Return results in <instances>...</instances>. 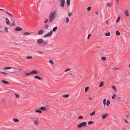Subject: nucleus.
<instances>
[{
	"label": "nucleus",
	"mask_w": 130,
	"mask_h": 130,
	"mask_svg": "<svg viewBox=\"0 0 130 130\" xmlns=\"http://www.w3.org/2000/svg\"><path fill=\"white\" fill-rule=\"evenodd\" d=\"M101 59L103 61H105L106 60V57H102L101 58Z\"/></svg>",
	"instance_id": "4c0bfd02"
},
{
	"label": "nucleus",
	"mask_w": 130,
	"mask_h": 130,
	"mask_svg": "<svg viewBox=\"0 0 130 130\" xmlns=\"http://www.w3.org/2000/svg\"><path fill=\"white\" fill-rule=\"evenodd\" d=\"M15 22H13V23L11 24V26H13L15 25Z\"/></svg>",
	"instance_id": "6e6d98bb"
},
{
	"label": "nucleus",
	"mask_w": 130,
	"mask_h": 130,
	"mask_svg": "<svg viewBox=\"0 0 130 130\" xmlns=\"http://www.w3.org/2000/svg\"><path fill=\"white\" fill-rule=\"evenodd\" d=\"M91 9V7H89L87 9V10L88 11H90Z\"/></svg>",
	"instance_id": "49530a36"
},
{
	"label": "nucleus",
	"mask_w": 130,
	"mask_h": 130,
	"mask_svg": "<svg viewBox=\"0 0 130 130\" xmlns=\"http://www.w3.org/2000/svg\"><path fill=\"white\" fill-rule=\"evenodd\" d=\"M13 43H14V44L15 45H17V44L15 43V42H13Z\"/></svg>",
	"instance_id": "bf43d9fd"
},
{
	"label": "nucleus",
	"mask_w": 130,
	"mask_h": 130,
	"mask_svg": "<svg viewBox=\"0 0 130 130\" xmlns=\"http://www.w3.org/2000/svg\"><path fill=\"white\" fill-rule=\"evenodd\" d=\"M29 119L32 120V122L35 125L37 126L39 124V119L38 118L35 117L33 118H30Z\"/></svg>",
	"instance_id": "f03ea898"
},
{
	"label": "nucleus",
	"mask_w": 130,
	"mask_h": 130,
	"mask_svg": "<svg viewBox=\"0 0 130 130\" xmlns=\"http://www.w3.org/2000/svg\"><path fill=\"white\" fill-rule=\"evenodd\" d=\"M22 30V28L19 27H16L15 29V30L16 31H21Z\"/></svg>",
	"instance_id": "2eb2a0df"
},
{
	"label": "nucleus",
	"mask_w": 130,
	"mask_h": 130,
	"mask_svg": "<svg viewBox=\"0 0 130 130\" xmlns=\"http://www.w3.org/2000/svg\"><path fill=\"white\" fill-rule=\"evenodd\" d=\"M124 12L126 16L128 17L129 16V12L127 10H125L124 11Z\"/></svg>",
	"instance_id": "dca6fc26"
},
{
	"label": "nucleus",
	"mask_w": 130,
	"mask_h": 130,
	"mask_svg": "<svg viewBox=\"0 0 130 130\" xmlns=\"http://www.w3.org/2000/svg\"><path fill=\"white\" fill-rule=\"evenodd\" d=\"M87 125V123L86 122H83L79 123L77 125V127L79 128H80L82 127H86Z\"/></svg>",
	"instance_id": "7ed1b4c3"
},
{
	"label": "nucleus",
	"mask_w": 130,
	"mask_h": 130,
	"mask_svg": "<svg viewBox=\"0 0 130 130\" xmlns=\"http://www.w3.org/2000/svg\"><path fill=\"white\" fill-rule=\"evenodd\" d=\"M0 73L1 74H4L5 75H8V73L5 72H4L2 71H0Z\"/></svg>",
	"instance_id": "5701e85b"
},
{
	"label": "nucleus",
	"mask_w": 130,
	"mask_h": 130,
	"mask_svg": "<svg viewBox=\"0 0 130 130\" xmlns=\"http://www.w3.org/2000/svg\"><path fill=\"white\" fill-rule=\"evenodd\" d=\"M31 74V72H30V73H26V76H28L30 74Z\"/></svg>",
	"instance_id": "de8ad7c7"
},
{
	"label": "nucleus",
	"mask_w": 130,
	"mask_h": 130,
	"mask_svg": "<svg viewBox=\"0 0 130 130\" xmlns=\"http://www.w3.org/2000/svg\"><path fill=\"white\" fill-rule=\"evenodd\" d=\"M60 2L61 6L63 7L65 1V0H59Z\"/></svg>",
	"instance_id": "0eeeda50"
},
{
	"label": "nucleus",
	"mask_w": 130,
	"mask_h": 130,
	"mask_svg": "<svg viewBox=\"0 0 130 130\" xmlns=\"http://www.w3.org/2000/svg\"><path fill=\"white\" fill-rule=\"evenodd\" d=\"M70 70V69L69 68H67L65 70V72H66L69 71Z\"/></svg>",
	"instance_id": "37998d69"
},
{
	"label": "nucleus",
	"mask_w": 130,
	"mask_h": 130,
	"mask_svg": "<svg viewBox=\"0 0 130 130\" xmlns=\"http://www.w3.org/2000/svg\"><path fill=\"white\" fill-rule=\"evenodd\" d=\"M57 29V26L54 27L53 28V29L52 30L53 31H53H54V32L56 31Z\"/></svg>",
	"instance_id": "b1692460"
},
{
	"label": "nucleus",
	"mask_w": 130,
	"mask_h": 130,
	"mask_svg": "<svg viewBox=\"0 0 130 130\" xmlns=\"http://www.w3.org/2000/svg\"><path fill=\"white\" fill-rule=\"evenodd\" d=\"M0 10H3V11H4L5 12L7 13L9 15L11 16L13 18H14V17L13 16V15H12L10 13H9V12L7 11H5L3 9H0Z\"/></svg>",
	"instance_id": "1a4fd4ad"
},
{
	"label": "nucleus",
	"mask_w": 130,
	"mask_h": 130,
	"mask_svg": "<svg viewBox=\"0 0 130 130\" xmlns=\"http://www.w3.org/2000/svg\"><path fill=\"white\" fill-rule=\"evenodd\" d=\"M44 32V30L43 29H41L38 31V34L39 35H41L43 34Z\"/></svg>",
	"instance_id": "ddd939ff"
},
{
	"label": "nucleus",
	"mask_w": 130,
	"mask_h": 130,
	"mask_svg": "<svg viewBox=\"0 0 130 130\" xmlns=\"http://www.w3.org/2000/svg\"><path fill=\"white\" fill-rule=\"evenodd\" d=\"M116 94H114L113 95V96H112V99H115V98H116Z\"/></svg>",
	"instance_id": "a19ab883"
},
{
	"label": "nucleus",
	"mask_w": 130,
	"mask_h": 130,
	"mask_svg": "<svg viewBox=\"0 0 130 130\" xmlns=\"http://www.w3.org/2000/svg\"><path fill=\"white\" fill-rule=\"evenodd\" d=\"M119 1V0H117V3H118V2Z\"/></svg>",
	"instance_id": "e2e57ef3"
},
{
	"label": "nucleus",
	"mask_w": 130,
	"mask_h": 130,
	"mask_svg": "<svg viewBox=\"0 0 130 130\" xmlns=\"http://www.w3.org/2000/svg\"><path fill=\"white\" fill-rule=\"evenodd\" d=\"M116 34L117 36H119L120 34V32L118 31H116Z\"/></svg>",
	"instance_id": "cd10ccee"
},
{
	"label": "nucleus",
	"mask_w": 130,
	"mask_h": 130,
	"mask_svg": "<svg viewBox=\"0 0 130 130\" xmlns=\"http://www.w3.org/2000/svg\"><path fill=\"white\" fill-rule=\"evenodd\" d=\"M96 15H97L98 14V12L97 11H96Z\"/></svg>",
	"instance_id": "680f3d73"
},
{
	"label": "nucleus",
	"mask_w": 130,
	"mask_h": 130,
	"mask_svg": "<svg viewBox=\"0 0 130 130\" xmlns=\"http://www.w3.org/2000/svg\"><path fill=\"white\" fill-rule=\"evenodd\" d=\"M35 111L37 112H39L40 113H42V111L40 109L37 110H35Z\"/></svg>",
	"instance_id": "7c9ffc66"
},
{
	"label": "nucleus",
	"mask_w": 130,
	"mask_h": 130,
	"mask_svg": "<svg viewBox=\"0 0 130 130\" xmlns=\"http://www.w3.org/2000/svg\"><path fill=\"white\" fill-rule=\"evenodd\" d=\"M92 99L91 97H90L89 98V100H92Z\"/></svg>",
	"instance_id": "052dcab7"
},
{
	"label": "nucleus",
	"mask_w": 130,
	"mask_h": 130,
	"mask_svg": "<svg viewBox=\"0 0 130 130\" xmlns=\"http://www.w3.org/2000/svg\"><path fill=\"white\" fill-rule=\"evenodd\" d=\"M34 78L35 79H37L38 80H42V79L38 75H36L34 76Z\"/></svg>",
	"instance_id": "f3484780"
},
{
	"label": "nucleus",
	"mask_w": 130,
	"mask_h": 130,
	"mask_svg": "<svg viewBox=\"0 0 130 130\" xmlns=\"http://www.w3.org/2000/svg\"><path fill=\"white\" fill-rule=\"evenodd\" d=\"M66 22L67 23H68L69 22V20L68 17H66Z\"/></svg>",
	"instance_id": "ea45409f"
},
{
	"label": "nucleus",
	"mask_w": 130,
	"mask_h": 130,
	"mask_svg": "<svg viewBox=\"0 0 130 130\" xmlns=\"http://www.w3.org/2000/svg\"><path fill=\"white\" fill-rule=\"evenodd\" d=\"M108 20H107L105 22V23L107 25H108L109 24V23H108Z\"/></svg>",
	"instance_id": "c03bdc74"
},
{
	"label": "nucleus",
	"mask_w": 130,
	"mask_h": 130,
	"mask_svg": "<svg viewBox=\"0 0 130 130\" xmlns=\"http://www.w3.org/2000/svg\"><path fill=\"white\" fill-rule=\"evenodd\" d=\"M0 10H3V11H4L5 12L7 13L9 15L11 16L13 18H14V17L13 16V15H12L10 13H9V12L7 11H5L3 9H0Z\"/></svg>",
	"instance_id": "6e6552de"
},
{
	"label": "nucleus",
	"mask_w": 130,
	"mask_h": 130,
	"mask_svg": "<svg viewBox=\"0 0 130 130\" xmlns=\"http://www.w3.org/2000/svg\"><path fill=\"white\" fill-rule=\"evenodd\" d=\"M123 25V26H124V27H126V26H125L124 25Z\"/></svg>",
	"instance_id": "69168bd1"
},
{
	"label": "nucleus",
	"mask_w": 130,
	"mask_h": 130,
	"mask_svg": "<svg viewBox=\"0 0 130 130\" xmlns=\"http://www.w3.org/2000/svg\"><path fill=\"white\" fill-rule=\"evenodd\" d=\"M1 32H4V31H1Z\"/></svg>",
	"instance_id": "0e129e2a"
},
{
	"label": "nucleus",
	"mask_w": 130,
	"mask_h": 130,
	"mask_svg": "<svg viewBox=\"0 0 130 130\" xmlns=\"http://www.w3.org/2000/svg\"><path fill=\"white\" fill-rule=\"evenodd\" d=\"M120 17H119L118 18H117V20L116 21V22L117 23H118L120 20Z\"/></svg>",
	"instance_id": "72a5a7b5"
},
{
	"label": "nucleus",
	"mask_w": 130,
	"mask_h": 130,
	"mask_svg": "<svg viewBox=\"0 0 130 130\" xmlns=\"http://www.w3.org/2000/svg\"><path fill=\"white\" fill-rule=\"evenodd\" d=\"M48 62L50 63L51 64L53 65H54V62L52 60H50Z\"/></svg>",
	"instance_id": "c9c22d12"
},
{
	"label": "nucleus",
	"mask_w": 130,
	"mask_h": 130,
	"mask_svg": "<svg viewBox=\"0 0 130 130\" xmlns=\"http://www.w3.org/2000/svg\"><path fill=\"white\" fill-rule=\"evenodd\" d=\"M108 114L106 113L103 115L102 116V118L103 119H104L107 116Z\"/></svg>",
	"instance_id": "a211bd4d"
},
{
	"label": "nucleus",
	"mask_w": 130,
	"mask_h": 130,
	"mask_svg": "<svg viewBox=\"0 0 130 130\" xmlns=\"http://www.w3.org/2000/svg\"><path fill=\"white\" fill-rule=\"evenodd\" d=\"M31 72V74H37L38 73V72L36 70H34L32 71Z\"/></svg>",
	"instance_id": "6ab92c4d"
},
{
	"label": "nucleus",
	"mask_w": 130,
	"mask_h": 130,
	"mask_svg": "<svg viewBox=\"0 0 130 130\" xmlns=\"http://www.w3.org/2000/svg\"><path fill=\"white\" fill-rule=\"evenodd\" d=\"M26 58L27 59H31L32 58V57L31 56H28L26 57Z\"/></svg>",
	"instance_id": "f704fd0d"
},
{
	"label": "nucleus",
	"mask_w": 130,
	"mask_h": 130,
	"mask_svg": "<svg viewBox=\"0 0 130 130\" xmlns=\"http://www.w3.org/2000/svg\"><path fill=\"white\" fill-rule=\"evenodd\" d=\"M37 42L38 44L39 45H41L42 44H45V43L44 42V40L41 39H38L37 41Z\"/></svg>",
	"instance_id": "39448f33"
},
{
	"label": "nucleus",
	"mask_w": 130,
	"mask_h": 130,
	"mask_svg": "<svg viewBox=\"0 0 130 130\" xmlns=\"http://www.w3.org/2000/svg\"><path fill=\"white\" fill-rule=\"evenodd\" d=\"M104 83L103 82H102L100 84L99 87H102L104 84Z\"/></svg>",
	"instance_id": "c85d7f7f"
},
{
	"label": "nucleus",
	"mask_w": 130,
	"mask_h": 130,
	"mask_svg": "<svg viewBox=\"0 0 130 130\" xmlns=\"http://www.w3.org/2000/svg\"><path fill=\"white\" fill-rule=\"evenodd\" d=\"M119 69V68H112V69H113V70H116V69Z\"/></svg>",
	"instance_id": "4d7b16f0"
},
{
	"label": "nucleus",
	"mask_w": 130,
	"mask_h": 130,
	"mask_svg": "<svg viewBox=\"0 0 130 130\" xmlns=\"http://www.w3.org/2000/svg\"><path fill=\"white\" fill-rule=\"evenodd\" d=\"M15 94V96H16V98H18L19 97V95H18V94Z\"/></svg>",
	"instance_id": "864d4df0"
},
{
	"label": "nucleus",
	"mask_w": 130,
	"mask_h": 130,
	"mask_svg": "<svg viewBox=\"0 0 130 130\" xmlns=\"http://www.w3.org/2000/svg\"><path fill=\"white\" fill-rule=\"evenodd\" d=\"M124 122L126 123L127 124H128V121L127 120H126L125 119H124Z\"/></svg>",
	"instance_id": "09e8293b"
},
{
	"label": "nucleus",
	"mask_w": 130,
	"mask_h": 130,
	"mask_svg": "<svg viewBox=\"0 0 130 130\" xmlns=\"http://www.w3.org/2000/svg\"><path fill=\"white\" fill-rule=\"evenodd\" d=\"M63 97L65 98H67L69 96V95L68 94H66V95H63Z\"/></svg>",
	"instance_id": "2f4dec72"
},
{
	"label": "nucleus",
	"mask_w": 130,
	"mask_h": 130,
	"mask_svg": "<svg viewBox=\"0 0 130 130\" xmlns=\"http://www.w3.org/2000/svg\"><path fill=\"white\" fill-rule=\"evenodd\" d=\"M66 3L67 6H69L70 5V0H67L66 1Z\"/></svg>",
	"instance_id": "bb28decb"
},
{
	"label": "nucleus",
	"mask_w": 130,
	"mask_h": 130,
	"mask_svg": "<svg viewBox=\"0 0 130 130\" xmlns=\"http://www.w3.org/2000/svg\"><path fill=\"white\" fill-rule=\"evenodd\" d=\"M2 83L4 84L8 85L9 84V82L6 80H5L4 79H2L1 80Z\"/></svg>",
	"instance_id": "9d476101"
},
{
	"label": "nucleus",
	"mask_w": 130,
	"mask_h": 130,
	"mask_svg": "<svg viewBox=\"0 0 130 130\" xmlns=\"http://www.w3.org/2000/svg\"><path fill=\"white\" fill-rule=\"evenodd\" d=\"M91 35L90 34H89L87 37V39H88L91 36Z\"/></svg>",
	"instance_id": "3c124183"
},
{
	"label": "nucleus",
	"mask_w": 130,
	"mask_h": 130,
	"mask_svg": "<svg viewBox=\"0 0 130 130\" xmlns=\"http://www.w3.org/2000/svg\"><path fill=\"white\" fill-rule=\"evenodd\" d=\"M11 68L10 67H5L3 68V69L5 70H8L11 69Z\"/></svg>",
	"instance_id": "393cba45"
},
{
	"label": "nucleus",
	"mask_w": 130,
	"mask_h": 130,
	"mask_svg": "<svg viewBox=\"0 0 130 130\" xmlns=\"http://www.w3.org/2000/svg\"><path fill=\"white\" fill-rule=\"evenodd\" d=\"M57 15V10H53L50 13L48 16L49 21L50 22H53Z\"/></svg>",
	"instance_id": "f257e3e1"
},
{
	"label": "nucleus",
	"mask_w": 130,
	"mask_h": 130,
	"mask_svg": "<svg viewBox=\"0 0 130 130\" xmlns=\"http://www.w3.org/2000/svg\"><path fill=\"white\" fill-rule=\"evenodd\" d=\"M83 118V117L82 116H79L78 117V119H81Z\"/></svg>",
	"instance_id": "79ce46f5"
},
{
	"label": "nucleus",
	"mask_w": 130,
	"mask_h": 130,
	"mask_svg": "<svg viewBox=\"0 0 130 130\" xmlns=\"http://www.w3.org/2000/svg\"><path fill=\"white\" fill-rule=\"evenodd\" d=\"M103 103L104 106H105L106 104L107 106H108L110 104V102L109 100H107V101L106 99L104 98L103 101Z\"/></svg>",
	"instance_id": "20e7f679"
},
{
	"label": "nucleus",
	"mask_w": 130,
	"mask_h": 130,
	"mask_svg": "<svg viewBox=\"0 0 130 130\" xmlns=\"http://www.w3.org/2000/svg\"><path fill=\"white\" fill-rule=\"evenodd\" d=\"M31 33L28 32H24L23 34V35L24 36H26L30 35Z\"/></svg>",
	"instance_id": "f8f14e48"
},
{
	"label": "nucleus",
	"mask_w": 130,
	"mask_h": 130,
	"mask_svg": "<svg viewBox=\"0 0 130 130\" xmlns=\"http://www.w3.org/2000/svg\"><path fill=\"white\" fill-rule=\"evenodd\" d=\"M104 35L106 36H109L110 35V33L108 32L104 34Z\"/></svg>",
	"instance_id": "a878e982"
},
{
	"label": "nucleus",
	"mask_w": 130,
	"mask_h": 130,
	"mask_svg": "<svg viewBox=\"0 0 130 130\" xmlns=\"http://www.w3.org/2000/svg\"><path fill=\"white\" fill-rule=\"evenodd\" d=\"M48 22V20L47 19H45V21H44V23H46Z\"/></svg>",
	"instance_id": "8fccbe9b"
},
{
	"label": "nucleus",
	"mask_w": 130,
	"mask_h": 130,
	"mask_svg": "<svg viewBox=\"0 0 130 130\" xmlns=\"http://www.w3.org/2000/svg\"><path fill=\"white\" fill-rule=\"evenodd\" d=\"M111 6V4L109 3H108L107 4V6L108 7H110Z\"/></svg>",
	"instance_id": "a18cd8bd"
},
{
	"label": "nucleus",
	"mask_w": 130,
	"mask_h": 130,
	"mask_svg": "<svg viewBox=\"0 0 130 130\" xmlns=\"http://www.w3.org/2000/svg\"><path fill=\"white\" fill-rule=\"evenodd\" d=\"M48 27V26L47 24H46L44 27V28L45 29H47Z\"/></svg>",
	"instance_id": "c756f323"
},
{
	"label": "nucleus",
	"mask_w": 130,
	"mask_h": 130,
	"mask_svg": "<svg viewBox=\"0 0 130 130\" xmlns=\"http://www.w3.org/2000/svg\"><path fill=\"white\" fill-rule=\"evenodd\" d=\"M5 20L6 24L8 25H10V24L11 23L8 18H6Z\"/></svg>",
	"instance_id": "9b49d317"
},
{
	"label": "nucleus",
	"mask_w": 130,
	"mask_h": 130,
	"mask_svg": "<svg viewBox=\"0 0 130 130\" xmlns=\"http://www.w3.org/2000/svg\"><path fill=\"white\" fill-rule=\"evenodd\" d=\"M111 88L114 90L115 91H117V89L115 86H111Z\"/></svg>",
	"instance_id": "e433bc0d"
},
{
	"label": "nucleus",
	"mask_w": 130,
	"mask_h": 130,
	"mask_svg": "<svg viewBox=\"0 0 130 130\" xmlns=\"http://www.w3.org/2000/svg\"><path fill=\"white\" fill-rule=\"evenodd\" d=\"M95 110H94L91 113L90 115V116H93L94 115L95 113Z\"/></svg>",
	"instance_id": "4be33fe9"
},
{
	"label": "nucleus",
	"mask_w": 130,
	"mask_h": 130,
	"mask_svg": "<svg viewBox=\"0 0 130 130\" xmlns=\"http://www.w3.org/2000/svg\"><path fill=\"white\" fill-rule=\"evenodd\" d=\"M89 89V87H86L85 88V92H87L88 90Z\"/></svg>",
	"instance_id": "58836bf2"
},
{
	"label": "nucleus",
	"mask_w": 130,
	"mask_h": 130,
	"mask_svg": "<svg viewBox=\"0 0 130 130\" xmlns=\"http://www.w3.org/2000/svg\"><path fill=\"white\" fill-rule=\"evenodd\" d=\"M93 122L92 121H91L89 122L88 124L89 125H90L93 124Z\"/></svg>",
	"instance_id": "473e14b6"
},
{
	"label": "nucleus",
	"mask_w": 130,
	"mask_h": 130,
	"mask_svg": "<svg viewBox=\"0 0 130 130\" xmlns=\"http://www.w3.org/2000/svg\"><path fill=\"white\" fill-rule=\"evenodd\" d=\"M40 109L43 111H46L47 109L46 107H42L40 108Z\"/></svg>",
	"instance_id": "4468645a"
},
{
	"label": "nucleus",
	"mask_w": 130,
	"mask_h": 130,
	"mask_svg": "<svg viewBox=\"0 0 130 130\" xmlns=\"http://www.w3.org/2000/svg\"><path fill=\"white\" fill-rule=\"evenodd\" d=\"M8 28L6 26L4 27V31L5 32H8Z\"/></svg>",
	"instance_id": "aec40b11"
},
{
	"label": "nucleus",
	"mask_w": 130,
	"mask_h": 130,
	"mask_svg": "<svg viewBox=\"0 0 130 130\" xmlns=\"http://www.w3.org/2000/svg\"><path fill=\"white\" fill-rule=\"evenodd\" d=\"M13 121L14 122L16 123H17L19 121V120L18 119L16 118H14L13 119Z\"/></svg>",
	"instance_id": "412c9836"
},
{
	"label": "nucleus",
	"mask_w": 130,
	"mask_h": 130,
	"mask_svg": "<svg viewBox=\"0 0 130 130\" xmlns=\"http://www.w3.org/2000/svg\"><path fill=\"white\" fill-rule=\"evenodd\" d=\"M72 13H69L68 14V16L69 17H71L72 16Z\"/></svg>",
	"instance_id": "603ef678"
},
{
	"label": "nucleus",
	"mask_w": 130,
	"mask_h": 130,
	"mask_svg": "<svg viewBox=\"0 0 130 130\" xmlns=\"http://www.w3.org/2000/svg\"><path fill=\"white\" fill-rule=\"evenodd\" d=\"M53 34L52 30L48 32L45 34L43 36V37L44 38L50 37Z\"/></svg>",
	"instance_id": "423d86ee"
},
{
	"label": "nucleus",
	"mask_w": 130,
	"mask_h": 130,
	"mask_svg": "<svg viewBox=\"0 0 130 130\" xmlns=\"http://www.w3.org/2000/svg\"><path fill=\"white\" fill-rule=\"evenodd\" d=\"M19 70L20 71H22V69L21 68H20V69H19Z\"/></svg>",
	"instance_id": "13d9d810"
},
{
	"label": "nucleus",
	"mask_w": 130,
	"mask_h": 130,
	"mask_svg": "<svg viewBox=\"0 0 130 130\" xmlns=\"http://www.w3.org/2000/svg\"><path fill=\"white\" fill-rule=\"evenodd\" d=\"M129 67H130V64L129 65Z\"/></svg>",
	"instance_id": "338daca9"
},
{
	"label": "nucleus",
	"mask_w": 130,
	"mask_h": 130,
	"mask_svg": "<svg viewBox=\"0 0 130 130\" xmlns=\"http://www.w3.org/2000/svg\"><path fill=\"white\" fill-rule=\"evenodd\" d=\"M37 52L39 53H40V54H43V52H41L39 51H37Z\"/></svg>",
	"instance_id": "5fc2aeb1"
}]
</instances>
